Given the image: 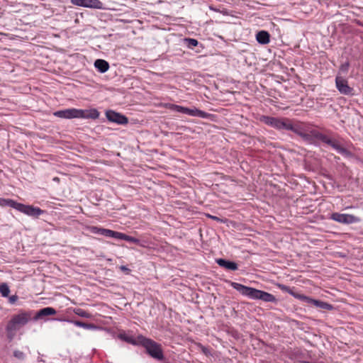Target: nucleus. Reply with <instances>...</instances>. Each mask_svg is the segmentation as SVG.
Here are the masks:
<instances>
[{
    "mask_svg": "<svg viewBox=\"0 0 363 363\" xmlns=\"http://www.w3.org/2000/svg\"><path fill=\"white\" fill-rule=\"evenodd\" d=\"M230 285L242 295L252 299L262 300L265 302H274L276 301L274 296L268 292L246 286L237 282H231Z\"/></svg>",
    "mask_w": 363,
    "mask_h": 363,
    "instance_id": "f257e3e1",
    "label": "nucleus"
},
{
    "mask_svg": "<svg viewBox=\"0 0 363 363\" xmlns=\"http://www.w3.org/2000/svg\"><path fill=\"white\" fill-rule=\"evenodd\" d=\"M140 345L145 347L146 352L152 358L157 360H163L164 357L162 345L155 341L147 338L142 335H139Z\"/></svg>",
    "mask_w": 363,
    "mask_h": 363,
    "instance_id": "f03ea898",
    "label": "nucleus"
},
{
    "mask_svg": "<svg viewBox=\"0 0 363 363\" xmlns=\"http://www.w3.org/2000/svg\"><path fill=\"white\" fill-rule=\"evenodd\" d=\"M313 135V136L322 141L323 143L330 145L333 149H335L338 153L341 154L342 155H344L345 157H350L352 155V153L350 151L347 150L346 148L341 146V145L339 143L338 141L336 140H333L328 137L326 135H324L318 131L316 130H312L311 132Z\"/></svg>",
    "mask_w": 363,
    "mask_h": 363,
    "instance_id": "7ed1b4c3",
    "label": "nucleus"
},
{
    "mask_svg": "<svg viewBox=\"0 0 363 363\" xmlns=\"http://www.w3.org/2000/svg\"><path fill=\"white\" fill-rule=\"evenodd\" d=\"M172 109L174 111H176L179 113H182L191 116H196L201 118H206V119H213L214 118V115L206 113L203 111L199 110L196 108H189L187 107H184L179 105H174L173 104L172 106Z\"/></svg>",
    "mask_w": 363,
    "mask_h": 363,
    "instance_id": "20e7f679",
    "label": "nucleus"
},
{
    "mask_svg": "<svg viewBox=\"0 0 363 363\" xmlns=\"http://www.w3.org/2000/svg\"><path fill=\"white\" fill-rule=\"evenodd\" d=\"M335 86L338 91L343 95L354 96V89L349 86L346 79L339 75L335 77Z\"/></svg>",
    "mask_w": 363,
    "mask_h": 363,
    "instance_id": "39448f33",
    "label": "nucleus"
},
{
    "mask_svg": "<svg viewBox=\"0 0 363 363\" xmlns=\"http://www.w3.org/2000/svg\"><path fill=\"white\" fill-rule=\"evenodd\" d=\"M330 218L336 222L343 224H352L360 222L361 219L354 215L333 213L330 216Z\"/></svg>",
    "mask_w": 363,
    "mask_h": 363,
    "instance_id": "423d86ee",
    "label": "nucleus"
},
{
    "mask_svg": "<svg viewBox=\"0 0 363 363\" xmlns=\"http://www.w3.org/2000/svg\"><path fill=\"white\" fill-rule=\"evenodd\" d=\"M17 211L33 218H38L40 215L44 213V211L40 209L38 207H35L30 205H25L21 203H18Z\"/></svg>",
    "mask_w": 363,
    "mask_h": 363,
    "instance_id": "0eeeda50",
    "label": "nucleus"
},
{
    "mask_svg": "<svg viewBox=\"0 0 363 363\" xmlns=\"http://www.w3.org/2000/svg\"><path fill=\"white\" fill-rule=\"evenodd\" d=\"M106 116L109 121L117 124L125 125L128 123V119L125 116L112 110L106 111Z\"/></svg>",
    "mask_w": 363,
    "mask_h": 363,
    "instance_id": "6e6552de",
    "label": "nucleus"
},
{
    "mask_svg": "<svg viewBox=\"0 0 363 363\" xmlns=\"http://www.w3.org/2000/svg\"><path fill=\"white\" fill-rule=\"evenodd\" d=\"M73 5L91 8V9H102L103 3L99 0H70Z\"/></svg>",
    "mask_w": 363,
    "mask_h": 363,
    "instance_id": "1a4fd4ad",
    "label": "nucleus"
},
{
    "mask_svg": "<svg viewBox=\"0 0 363 363\" xmlns=\"http://www.w3.org/2000/svg\"><path fill=\"white\" fill-rule=\"evenodd\" d=\"M298 299L308 304L313 305L314 306L319 308L325 310H332L333 308V306L330 303H328L322 301L313 299L305 295H303V296H298Z\"/></svg>",
    "mask_w": 363,
    "mask_h": 363,
    "instance_id": "9d476101",
    "label": "nucleus"
},
{
    "mask_svg": "<svg viewBox=\"0 0 363 363\" xmlns=\"http://www.w3.org/2000/svg\"><path fill=\"white\" fill-rule=\"evenodd\" d=\"M79 109L77 108H67L65 110L57 111L54 113V115L57 117L62 118H79Z\"/></svg>",
    "mask_w": 363,
    "mask_h": 363,
    "instance_id": "9b49d317",
    "label": "nucleus"
},
{
    "mask_svg": "<svg viewBox=\"0 0 363 363\" xmlns=\"http://www.w3.org/2000/svg\"><path fill=\"white\" fill-rule=\"evenodd\" d=\"M291 131L298 135L306 141H311L312 139L313 135L306 133L303 127V124L300 122L292 123Z\"/></svg>",
    "mask_w": 363,
    "mask_h": 363,
    "instance_id": "f8f14e48",
    "label": "nucleus"
},
{
    "mask_svg": "<svg viewBox=\"0 0 363 363\" xmlns=\"http://www.w3.org/2000/svg\"><path fill=\"white\" fill-rule=\"evenodd\" d=\"M20 327L18 326V325L16 323V321L14 320V319L13 318V317L11 318V319L9 321L7 325H6V330L7 332V337L11 340L15 335H16V332L19 330Z\"/></svg>",
    "mask_w": 363,
    "mask_h": 363,
    "instance_id": "ddd939ff",
    "label": "nucleus"
},
{
    "mask_svg": "<svg viewBox=\"0 0 363 363\" xmlns=\"http://www.w3.org/2000/svg\"><path fill=\"white\" fill-rule=\"evenodd\" d=\"M13 318L16 321V323L18 325V326L21 328V326H23L26 325L28 321L30 320V314L28 312H22L17 315H15L13 316Z\"/></svg>",
    "mask_w": 363,
    "mask_h": 363,
    "instance_id": "4468645a",
    "label": "nucleus"
},
{
    "mask_svg": "<svg viewBox=\"0 0 363 363\" xmlns=\"http://www.w3.org/2000/svg\"><path fill=\"white\" fill-rule=\"evenodd\" d=\"M216 262L220 267L228 270L235 271L238 268V264L236 262L225 259H217Z\"/></svg>",
    "mask_w": 363,
    "mask_h": 363,
    "instance_id": "2eb2a0df",
    "label": "nucleus"
},
{
    "mask_svg": "<svg viewBox=\"0 0 363 363\" xmlns=\"http://www.w3.org/2000/svg\"><path fill=\"white\" fill-rule=\"evenodd\" d=\"M56 313H57V311L54 308L46 307V308H43L39 310L36 313V314L34 316L33 319L35 320H37L38 319L43 318L45 316L54 315Z\"/></svg>",
    "mask_w": 363,
    "mask_h": 363,
    "instance_id": "dca6fc26",
    "label": "nucleus"
},
{
    "mask_svg": "<svg viewBox=\"0 0 363 363\" xmlns=\"http://www.w3.org/2000/svg\"><path fill=\"white\" fill-rule=\"evenodd\" d=\"M79 118H91V119H96L99 116V112L95 109H89V110H82L79 109Z\"/></svg>",
    "mask_w": 363,
    "mask_h": 363,
    "instance_id": "f3484780",
    "label": "nucleus"
},
{
    "mask_svg": "<svg viewBox=\"0 0 363 363\" xmlns=\"http://www.w3.org/2000/svg\"><path fill=\"white\" fill-rule=\"evenodd\" d=\"M118 338L121 340L128 342L129 344L133 345H140L139 343V335L135 338L134 337L128 335L125 333H121L118 335Z\"/></svg>",
    "mask_w": 363,
    "mask_h": 363,
    "instance_id": "a211bd4d",
    "label": "nucleus"
},
{
    "mask_svg": "<svg viewBox=\"0 0 363 363\" xmlns=\"http://www.w3.org/2000/svg\"><path fill=\"white\" fill-rule=\"evenodd\" d=\"M256 40L262 45L268 44L270 40V35L265 30L259 31L256 35Z\"/></svg>",
    "mask_w": 363,
    "mask_h": 363,
    "instance_id": "6ab92c4d",
    "label": "nucleus"
},
{
    "mask_svg": "<svg viewBox=\"0 0 363 363\" xmlns=\"http://www.w3.org/2000/svg\"><path fill=\"white\" fill-rule=\"evenodd\" d=\"M94 66L101 73L106 72L109 69L108 62L101 59H98L95 61Z\"/></svg>",
    "mask_w": 363,
    "mask_h": 363,
    "instance_id": "aec40b11",
    "label": "nucleus"
},
{
    "mask_svg": "<svg viewBox=\"0 0 363 363\" xmlns=\"http://www.w3.org/2000/svg\"><path fill=\"white\" fill-rule=\"evenodd\" d=\"M74 325L78 327L83 328L86 330H94L97 328V327L93 323H84L80 320H69Z\"/></svg>",
    "mask_w": 363,
    "mask_h": 363,
    "instance_id": "412c9836",
    "label": "nucleus"
},
{
    "mask_svg": "<svg viewBox=\"0 0 363 363\" xmlns=\"http://www.w3.org/2000/svg\"><path fill=\"white\" fill-rule=\"evenodd\" d=\"M18 203L10 199H2L0 198V206H10L14 209H17Z\"/></svg>",
    "mask_w": 363,
    "mask_h": 363,
    "instance_id": "4be33fe9",
    "label": "nucleus"
},
{
    "mask_svg": "<svg viewBox=\"0 0 363 363\" xmlns=\"http://www.w3.org/2000/svg\"><path fill=\"white\" fill-rule=\"evenodd\" d=\"M279 289H281L282 291H286V292H288L289 294H290L291 295H292L294 297H295L296 298H298V296H303V294H298V293H295L294 292L291 288L288 286H286V285H284V284H279Z\"/></svg>",
    "mask_w": 363,
    "mask_h": 363,
    "instance_id": "5701e85b",
    "label": "nucleus"
},
{
    "mask_svg": "<svg viewBox=\"0 0 363 363\" xmlns=\"http://www.w3.org/2000/svg\"><path fill=\"white\" fill-rule=\"evenodd\" d=\"M292 123V121L289 118H282L281 130H291Z\"/></svg>",
    "mask_w": 363,
    "mask_h": 363,
    "instance_id": "b1692460",
    "label": "nucleus"
},
{
    "mask_svg": "<svg viewBox=\"0 0 363 363\" xmlns=\"http://www.w3.org/2000/svg\"><path fill=\"white\" fill-rule=\"evenodd\" d=\"M0 293L3 297H8L10 293V289L7 284L2 283L0 284Z\"/></svg>",
    "mask_w": 363,
    "mask_h": 363,
    "instance_id": "393cba45",
    "label": "nucleus"
},
{
    "mask_svg": "<svg viewBox=\"0 0 363 363\" xmlns=\"http://www.w3.org/2000/svg\"><path fill=\"white\" fill-rule=\"evenodd\" d=\"M74 311L75 314L82 318H89L91 316L89 313L81 308H77Z\"/></svg>",
    "mask_w": 363,
    "mask_h": 363,
    "instance_id": "a878e982",
    "label": "nucleus"
},
{
    "mask_svg": "<svg viewBox=\"0 0 363 363\" xmlns=\"http://www.w3.org/2000/svg\"><path fill=\"white\" fill-rule=\"evenodd\" d=\"M275 118H274V117L263 116L261 118V121H262L265 124L269 125L272 127L274 122L275 121Z\"/></svg>",
    "mask_w": 363,
    "mask_h": 363,
    "instance_id": "bb28decb",
    "label": "nucleus"
},
{
    "mask_svg": "<svg viewBox=\"0 0 363 363\" xmlns=\"http://www.w3.org/2000/svg\"><path fill=\"white\" fill-rule=\"evenodd\" d=\"M13 356L20 360H23L26 358V354L24 352L18 350L13 351Z\"/></svg>",
    "mask_w": 363,
    "mask_h": 363,
    "instance_id": "cd10ccee",
    "label": "nucleus"
},
{
    "mask_svg": "<svg viewBox=\"0 0 363 363\" xmlns=\"http://www.w3.org/2000/svg\"><path fill=\"white\" fill-rule=\"evenodd\" d=\"M186 40L187 42V46L190 48L197 46L199 44L198 40L196 39L187 38V39H186Z\"/></svg>",
    "mask_w": 363,
    "mask_h": 363,
    "instance_id": "c85d7f7f",
    "label": "nucleus"
},
{
    "mask_svg": "<svg viewBox=\"0 0 363 363\" xmlns=\"http://www.w3.org/2000/svg\"><path fill=\"white\" fill-rule=\"evenodd\" d=\"M123 240H126L133 243L138 244L140 240L134 237H131L125 234V238Z\"/></svg>",
    "mask_w": 363,
    "mask_h": 363,
    "instance_id": "c756f323",
    "label": "nucleus"
},
{
    "mask_svg": "<svg viewBox=\"0 0 363 363\" xmlns=\"http://www.w3.org/2000/svg\"><path fill=\"white\" fill-rule=\"evenodd\" d=\"M350 62L347 61L345 63L340 65V70L342 72L347 73L348 72Z\"/></svg>",
    "mask_w": 363,
    "mask_h": 363,
    "instance_id": "7c9ffc66",
    "label": "nucleus"
},
{
    "mask_svg": "<svg viewBox=\"0 0 363 363\" xmlns=\"http://www.w3.org/2000/svg\"><path fill=\"white\" fill-rule=\"evenodd\" d=\"M112 238L119 240H124L125 234L120 232L113 231V235H112Z\"/></svg>",
    "mask_w": 363,
    "mask_h": 363,
    "instance_id": "2f4dec72",
    "label": "nucleus"
},
{
    "mask_svg": "<svg viewBox=\"0 0 363 363\" xmlns=\"http://www.w3.org/2000/svg\"><path fill=\"white\" fill-rule=\"evenodd\" d=\"M104 228H98V227H92L91 228V233H95V234H99V235H102V233H103V230H104Z\"/></svg>",
    "mask_w": 363,
    "mask_h": 363,
    "instance_id": "473e14b6",
    "label": "nucleus"
},
{
    "mask_svg": "<svg viewBox=\"0 0 363 363\" xmlns=\"http://www.w3.org/2000/svg\"><path fill=\"white\" fill-rule=\"evenodd\" d=\"M113 235V230H109V229H106V228L104 229L102 235H104L108 238H112Z\"/></svg>",
    "mask_w": 363,
    "mask_h": 363,
    "instance_id": "72a5a7b5",
    "label": "nucleus"
},
{
    "mask_svg": "<svg viewBox=\"0 0 363 363\" xmlns=\"http://www.w3.org/2000/svg\"><path fill=\"white\" fill-rule=\"evenodd\" d=\"M281 120L282 119H280V118H275V121L274 122V124L272 125L273 128H275L278 130H281Z\"/></svg>",
    "mask_w": 363,
    "mask_h": 363,
    "instance_id": "f704fd0d",
    "label": "nucleus"
},
{
    "mask_svg": "<svg viewBox=\"0 0 363 363\" xmlns=\"http://www.w3.org/2000/svg\"><path fill=\"white\" fill-rule=\"evenodd\" d=\"M207 216L214 220H216V221H219V222H223V220L220 219V218L217 217V216H211V215H209L208 214Z\"/></svg>",
    "mask_w": 363,
    "mask_h": 363,
    "instance_id": "c9c22d12",
    "label": "nucleus"
},
{
    "mask_svg": "<svg viewBox=\"0 0 363 363\" xmlns=\"http://www.w3.org/2000/svg\"><path fill=\"white\" fill-rule=\"evenodd\" d=\"M18 299V296H11V297H9V302L11 303H15Z\"/></svg>",
    "mask_w": 363,
    "mask_h": 363,
    "instance_id": "e433bc0d",
    "label": "nucleus"
},
{
    "mask_svg": "<svg viewBox=\"0 0 363 363\" xmlns=\"http://www.w3.org/2000/svg\"><path fill=\"white\" fill-rule=\"evenodd\" d=\"M121 269L123 272H129L130 270L125 266H121Z\"/></svg>",
    "mask_w": 363,
    "mask_h": 363,
    "instance_id": "4c0bfd02",
    "label": "nucleus"
},
{
    "mask_svg": "<svg viewBox=\"0 0 363 363\" xmlns=\"http://www.w3.org/2000/svg\"><path fill=\"white\" fill-rule=\"evenodd\" d=\"M54 182H60V178L58 177H54L53 179H52Z\"/></svg>",
    "mask_w": 363,
    "mask_h": 363,
    "instance_id": "58836bf2",
    "label": "nucleus"
}]
</instances>
